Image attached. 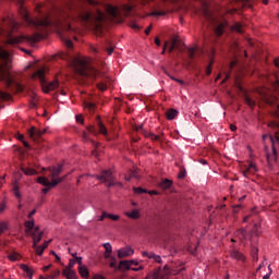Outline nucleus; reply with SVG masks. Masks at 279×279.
Wrapping results in <instances>:
<instances>
[{
	"mask_svg": "<svg viewBox=\"0 0 279 279\" xmlns=\"http://www.w3.org/2000/svg\"><path fill=\"white\" fill-rule=\"evenodd\" d=\"M23 19L29 27H34V29H37L39 33H35L34 35L10 37L8 39L9 45H21V43L35 45V43H38V40H43V38H45V31L47 27H53L54 29H58L59 34H61L60 29H68V32H71V25L68 23L69 13L64 12L62 9L57 10L51 17L46 16L44 19H33L29 16V13L24 10Z\"/></svg>",
	"mask_w": 279,
	"mask_h": 279,
	"instance_id": "obj_1",
	"label": "nucleus"
},
{
	"mask_svg": "<svg viewBox=\"0 0 279 279\" xmlns=\"http://www.w3.org/2000/svg\"><path fill=\"white\" fill-rule=\"evenodd\" d=\"M19 29V24L12 17H3L0 20V35L7 36L10 35V32H15ZM10 52L5 51L0 47V80L10 86H16L17 90L23 92V85L14 82V76L10 73Z\"/></svg>",
	"mask_w": 279,
	"mask_h": 279,
	"instance_id": "obj_2",
	"label": "nucleus"
},
{
	"mask_svg": "<svg viewBox=\"0 0 279 279\" xmlns=\"http://www.w3.org/2000/svg\"><path fill=\"white\" fill-rule=\"evenodd\" d=\"M80 19L85 25H88L90 29L101 32V25H104V21H106V14L101 11H97L96 13L84 11L80 14Z\"/></svg>",
	"mask_w": 279,
	"mask_h": 279,
	"instance_id": "obj_3",
	"label": "nucleus"
},
{
	"mask_svg": "<svg viewBox=\"0 0 279 279\" xmlns=\"http://www.w3.org/2000/svg\"><path fill=\"white\" fill-rule=\"evenodd\" d=\"M75 69L80 75L83 77H88L89 80H96V77L99 75V71L90 66V64L84 60H76Z\"/></svg>",
	"mask_w": 279,
	"mask_h": 279,
	"instance_id": "obj_4",
	"label": "nucleus"
},
{
	"mask_svg": "<svg viewBox=\"0 0 279 279\" xmlns=\"http://www.w3.org/2000/svg\"><path fill=\"white\" fill-rule=\"evenodd\" d=\"M33 77H35L36 80H40L44 93H51V90H56V88L60 86V82H58V80H54L50 83H47V81H45V68H41L37 72H35L33 74Z\"/></svg>",
	"mask_w": 279,
	"mask_h": 279,
	"instance_id": "obj_5",
	"label": "nucleus"
},
{
	"mask_svg": "<svg viewBox=\"0 0 279 279\" xmlns=\"http://www.w3.org/2000/svg\"><path fill=\"white\" fill-rule=\"evenodd\" d=\"M270 141L272 144V151H271V154H268L267 157H268V163L274 165V162H276V158L278 156L276 148L279 147V135L278 134L270 135Z\"/></svg>",
	"mask_w": 279,
	"mask_h": 279,
	"instance_id": "obj_6",
	"label": "nucleus"
},
{
	"mask_svg": "<svg viewBox=\"0 0 279 279\" xmlns=\"http://www.w3.org/2000/svg\"><path fill=\"white\" fill-rule=\"evenodd\" d=\"M43 234L44 232L40 231V227H35L33 229V232L28 234V236H32L33 239V247H36V245H38V243L43 241Z\"/></svg>",
	"mask_w": 279,
	"mask_h": 279,
	"instance_id": "obj_7",
	"label": "nucleus"
},
{
	"mask_svg": "<svg viewBox=\"0 0 279 279\" xmlns=\"http://www.w3.org/2000/svg\"><path fill=\"white\" fill-rule=\"evenodd\" d=\"M92 178H96V180H99L100 182H110L112 180V171L111 170H102L101 174H92Z\"/></svg>",
	"mask_w": 279,
	"mask_h": 279,
	"instance_id": "obj_8",
	"label": "nucleus"
},
{
	"mask_svg": "<svg viewBox=\"0 0 279 279\" xmlns=\"http://www.w3.org/2000/svg\"><path fill=\"white\" fill-rule=\"evenodd\" d=\"M242 173L244 178H252L254 173H258V167L254 161H251Z\"/></svg>",
	"mask_w": 279,
	"mask_h": 279,
	"instance_id": "obj_9",
	"label": "nucleus"
},
{
	"mask_svg": "<svg viewBox=\"0 0 279 279\" xmlns=\"http://www.w3.org/2000/svg\"><path fill=\"white\" fill-rule=\"evenodd\" d=\"M64 169V163H58L57 166H52L48 168V171L50 172V178H60V173H62Z\"/></svg>",
	"mask_w": 279,
	"mask_h": 279,
	"instance_id": "obj_10",
	"label": "nucleus"
},
{
	"mask_svg": "<svg viewBox=\"0 0 279 279\" xmlns=\"http://www.w3.org/2000/svg\"><path fill=\"white\" fill-rule=\"evenodd\" d=\"M106 11L109 16H112V19H119L121 16V9H119V7L108 4L106 7Z\"/></svg>",
	"mask_w": 279,
	"mask_h": 279,
	"instance_id": "obj_11",
	"label": "nucleus"
},
{
	"mask_svg": "<svg viewBox=\"0 0 279 279\" xmlns=\"http://www.w3.org/2000/svg\"><path fill=\"white\" fill-rule=\"evenodd\" d=\"M128 256H134V248L126 246L118 251V258H128Z\"/></svg>",
	"mask_w": 279,
	"mask_h": 279,
	"instance_id": "obj_12",
	"label": "nucleus"
},
{
	"mask_svg": "<svg viewBox=\"0 0 279 279\" xmlns=\"http://www.w3.org/2000/svg\"><path fill=\"white\" fill-rule=\"evenodd\" d=\"M138 267V260L136 259H130V260H121L120 262V267L124 269V271H130L132 269V266Z\"/></svg>",
	"mask_w": 279,
	"mask_h": 279,
	"instance_id": "obj_13",
	"label": "nucleus"
},
{
	"mask_svg": "<svg viewBox=\"0 0 279 279\" xmlns=\"http://www.w3.org/2000/svg\"><path fill=\"white\" fill-rule=\"evenodd\" d=\"M97 128H98L99 134H101L102 136H106V138H108V129L106 128L104 122H101V120L99 118H97Z\"/></svg>",
	"mask_w": 279,
	"mask_h": 279,
	"instance_id": "obj_14",
	"label": "nucleus"
},
{
	"mask_svg": "<svg viewBox=\"0 0 279 279\" xmlns=\"http://www.w3.org/2000/svg\"><path fill=\"white\" fill-rule=\"evenodd\" d=\"M137 130H142V133L144 134V136L146 138H150V141H160V136H158V135H156V134H154L151 132H147V131L143 130V125H140L137 128Z\"/></svg>",
	"mask_w": 279,
	"mask_h": 279,
	"instance_id": "obj_15",
	"label": "nucleus"
},
{
	"mask_svg": "<svg viewBox=\"0 0 279 279\" xmlns=\"http://www.w3.org/2000/svg\"><path fill=\"white\" fill-rule=\"evenodd\" d=\"M230 256L235 260H241V263H245V255H243V253L239 252L238 250L231 251Z\"/></svg>",
	"mask_w": 279,
	"mask_h": 279,
	"instance_id": "obj_16",
	"label": "nucleus"
},
{
	"mask_svg": "<svg viewBox=\"0 0 279 279\" xmlns=\"http://www.w3.org/2000/svg\"><path fill=\"white\" fill-rule=\"evenodd\" d=\"M20 269L27 275L28 278H34V270L27 266V264H20Z\"/></svg>",
	"mask_w": 279,
	"mask_h": 279,
	"instance_id": "obj_17",
	"label": "nucleus"
},
{
	"mask_svg": "<svg viewBox=\"0 0 279 279\" xmlns=\"http://www.w3.org/2000/svg\"><path fill=\"white\" fill-rule=\"evenodd\" d=\"M63 276L66 278V279H77V274H75V271L71 268H65L63 270Z\"/></svg>",
	"mask_w": 279,
	"mask_h": 279,
	"instance_id": "obj_18",
	"label": "nucleus"
},
{
	"mask_svg": "<svg viewBox=\"0 0 279 279\" xmlns=\"http://www.w3.org/2000/svg\"><path fill=\"white\" fill-rule=\"evenodd\" d=\"M34 225H35L34 220H27L24 223V226H25V233L27 235H29V234H32V232H34V228H36V227H34Z\"/></svg>",
	"mask_w": 279,
	"mask_h": 279,
	"instance_id": "obj_19",
	"label": "nucleus"
},
{
	"mask_svg": "<svg viewBox=\"0 0 279 279\" xmlns=\"http://www.w3.org/2000/svg\"><path fill=\"white\" fill-rule=\"evenodd\" d=\"M173 186V181L169 179H165L159 183V187L162 189L163 191H167L168 189H171Z\"/></svg>",
	"mask_w": 279,
	"mask_h": 279,
	"instance_id": "obj_20",
	"label": "nucleus"
},
{
	"mask_svg": "<svg viewBox=\"0 0 279 279\" xmlns=\"http://www.w3.org/2000/svg\"><path fill=\"white\" fill-rule=\"evenodd\" d=\"M252 234L255 236H260V234H263V227L260 226V222H257L253 226Z\"/></svg>",
	"mask_w": 279,
	"mask_h": 279,
	"instance_id": "obj_21",
	"label": "nucleus"
},
{
	"mask_svg": "<svg viewBox=\"0 0 279 279\" xmlns=\"http://www.w3.org/2000/svg\"><path fill=\"white\" fill-rule=\"evenodd\" d=\"M238 64H239V59H233L229 63L228 65L229 72H227L226 80H230V74L232 73V69H234V66H236Z\"/></svg>",
	"mask_w": 279,
	"mask_h": 279,
	"instance_id": "obj_22",
	"label": "nucleus"
},
{
	"mask_svg": "<svg viewBox=\"0 0 279 279\" xmlns=\"http://www.w3.org/2000/svg\"><path fill=\"white\" fill-rule=\"evenodd\" d=\"M102 247H105L104 257L110 258V255L112 254V245L109 242H107V243L102 244Z\"/></svg>",
	"mask_w": 279,
	"mask_h": 279,
	"instance_id": "obj_23",
	"label": "nucleus"
},
{
	"mask_svg": "<svg viewBox=\"0 0 279 279\" xmlns=\"http://www.w3.org/2000/svg\"><path fill=\"white\" fill-rule=\"evenodd\" d=\"M83 141H84V143H92V145H94V147L99 146V144L97 142L90 140V135L86 131L83 132Z\"/></svg>",
	"mask_w": 279,
	"mask_h": 279,
	"instance_id": "obj_24",
	"label": "nucleus"
},
{
	"mask_svg": "<svg viewBox=\"0 0 279 279\" xmlns=\"http://www.w3.org/2000/svg\"><path fill=\"white\" fill-rule=\"evenodd\" d=\"M235 235L240 241H245L247 239V229H240L235 232Z\"/></svg>",
	"mask_w": 279,
	"mask_h": 279,
	"instance_id": "obj_25",
	"label": "nucleus"
},
{
	"mask_svg": "<svg viewBox=\"0 0 279 279\" xmlns=\"http://www.w3.org/2000/svg\"><path fill=\"white\" fill-rule=\"evenodd\" d=\"M65 178H66V175L62 177V178H52V181L51 182L49 181L48 186L50 189H53V187L58 186V184H60Z\"/></svg>",
	"mask_w": 279,
	"mask_h": 279,
	"instance_id": "obj_26",
	"label": "nucleus"
},
{
	"mask_svg": "<svg viewBox=\"0 0 279 279\" xmlns=\"http://www.w3.org/2000/svg\"><path fill=\"white\" fill-rule=\"evenodd\" d=\"M65 178H66V175L62 177V178H52V181L51 182L49 181L48 186L50 189H53V187L58 186V184H60Z\"/></svg>",
	"mask_w": 279,
	"mask_h": 279,
	"instance_id": "obj_27",
	"label": "nucleus"
},
{
	"mask_svg": "<svg viewBox=\"0 0 279 279\" xmlns=\"http://www.w3.org/2000/svg\"><path fill=\"white\" fill-rule=\"evenodd\" d=\"M203 14L205 16V19H208L209 21H213V13H210V10L208 9V4L204 3L203 5Z\"/></svg>",
	"mask_w": 279,
	"mask_h": 279,
	"instance_id": "obj_28",
	"label": "nucleus"
},
{
	"mask_svg": "<svg viewBox=\"0 0 279 279\" xmlns=\"http://www.w3.org/2000/svg\"><path fill=\"white\" fill-rule=\"evenodd\" d=\"M126 217L130 219H140L141 218V213L138 209H133L132 211L125 213Z\"/></svg>",
	"mask_w": 279,
	"mask_h": 279,
	"instance_id": "obj_29",
	"label": "nucleus"
},
{
	"mask_svg": "<svg viewBox=\"0 0 279 279\" xmlns=\"http://www.w3.org/2000/svg\"><path fill=\"white\" fill-rule=\"evenodd\" d=\"M168 121H173L175 117H178V110L175 109H169L166 113Z\"/></svg>",
	"mask_w": 279,
	"mask_h": 279,
	"instance_id": "obj_30",
	"label": "nucleus"
},
{
	"mask_svg": "<svg viewBox=\"0 0 279 279\" xmlns=\"http://www.w3.org/2000/svg\"><path fill=\"white\" fill-rule=\"evenodd\" d=\"M78 274L82 278H88L89 276L88 268L86 266H80Z\"/></svg>",
	"mask_w": 279,
	"mask_h": 279,
	"instance_id": "obj_31",
	"label": "nucleus"
},
{
	"mask_svg": "<svg viewBox=\"0 0 279 279\" xmlns=\"http://www.w3.org/2000/svg\"><path fill=\"white\" fill-rule=\"evenodd\" d=\"M41 134H43V131H38V130H36V128H31L29 130H28V136L31 137V138H34V136H41Z\"/></svg>",
	"mask_w": 279,
	"mask_h": 279,
	"instance_id": "obj_32",
	"label": "nucleus"
},
{
	"mask_svg": "<svg viewBox=\"0 0 279 279\" xmlns=\"http://www.w3.org/2000/svg\"><path fill=\"white\" fill-rule=\"evenodd\" d=\"M22 171L25 175H38V172L34 168H22Z\"/></svg>",
	"mask_w": 279,
	"mask_h": 279,
	"instance_id": "obj_33",
	"label": "nucleus"
},
{
	"mask_svg": "<svg viewBox=\"0 0 279 279\" xmlns=\"http://www.w3.org/2000/svg\"><path fill=\"white\" fill-rule=\"evenodd\" d=\"M251 255L254 263H258V247L252 246Z\"/></svg>",
	"mask_w": 279,
	"mask_h": 279,
	"instance_id": "obj_34",
	"label": "nucleus"
},
{
	"mask_svg": "<svg viewBox=\"0 0 279 279\" xmlns=\"http://www.w3.org/2000/svg\"><path fill=\"white\" fill-rule=\"evenodd\" d=\"M276 99L277 98L275 96L264 95V101H266V104L269 106H274V104H276Z\"/></svg>",
	"mask_w": 279,
	"mask_h": 279,
	"instance_id": "obj_35",
	"label": "nucleus"
},
{
	"mask_svg": "<svg viewBox=\"0 0 279 279\" xmlns=\"http://www.w3.org/2000/svg\"><path fill=\"white\" fill-rule=\"evenodd\" d=\"M226 28V24H219L216 29V36H222L223 35V29Z\"/></svg>",
	"mask_w": 279,
	"mask_h": 279,
	"instance_id": "obj_36",
	"label": "nucleus"
},
{
	"mask_svg": "<svg viewBox=\"0 0 279 279\" xmlns=\"http://www.w3.org/2000/svg\"><path fill=\"white\" fill-rule=\"evenodd\" d=\"M38 184H43V186H49V179L47 177H38Z\"/></svg>",
	"mask_w": 279,
	"mask_h": 279,
	"instance_id": "obj_37",
	"label": "nucleus"
},
{
	"mask_svg": "<svg viewBox=\"0 0 279 279\" xmlns=\"http://www.w3.org/2000/svg\"><path fill=\"white\" fill-rule=\"evenodd\" d=\"M33 248L35 250L37 256H43V254L45 252V247H43L41 245L36 244V246H33Z\"/></svg>",
	"mask_w": 279,
	"mask_h": 279,
	"instance_id": "obj_38",
	"label": "nucleus"
},
{
	"mask_svg": "<svg viewBox=\"0 0 279 279\" xmlns=\"http://www.w3.org/2000/svg\"><path fill=\"white\" fill-rule=\"evenodd\" d=\"M85 109L88 110L89 112H94L96 105L94 102H84Z\"/></svg>",
	"mask_w": 279,
	"mask_h": 279,
	"instance_id": "obj_39",
	"label": "nucleus"
},
{
	"mask_svg": "<svg viewBox=\"0 0 279 279\" xmlns=\"http://www.w3.org/2000/svg\"><path fill=\"white\" fill-rule=\"evenodd\" d=\"M12 98V96H10V94L0 90V99H2L3 101H8Z\"/></svg>",
	"mask_w": 279,
	"mask_h": 279,
	"instance_id": "obj_40",
	"label": "nucleus"
},
{
	"mask_svg": "<svg viewBox=\"0 0 279 279\" xmlns=\"http://www.w3.org/2000/svg\"><path fill=\"white\" fill-rule=\"evenodd\" d=\"M196 52H197L196 47L189 48V50H187L189 58H191V60H193V58H195Z\"/></svg>",
	"mask_w": 279,
	"mask_h": 279,
	"instance_id": "obj_41",
	"label": "nucleus"
},
{
	"mask_svg": "<svg viewBox=\"0 0 279 279\" xmlns=\"http://www.w3.org/2000/svg\"><path fill=\"white\" fill-rule=\"evenodd\" d=\"M17 141H21L25 147H29V143L25 141V135L19 133L17 134Z\"/></svg>",
	"mask_w": 279,
	"mask_h": 279,
	"instance_id": "obj_42",
	"label": "nucleus"
},
{
	"mask_svg": "<svg viewBox=\"0 0 279 279\" xmlns=\"http://www.w3.org/2000/svg\"><path fill=\"white\" fill-rule=\"evenodd\" d=\"M131 178H134L135 180H140L141 175L138 174V169H133L130 172Z\"/></svg>",
	"mask_w": 279,
	"mask_h": 279,
	"instance_id": "obj_43",
	"label": "nucleus"
},
{
	"mask_svg": "<svg viewBox=\"0 0 279 279\" xmlns=\"http://www.w3.org/2000/svg\"><path fill=\"white\" fill-rule=\"evenodd\" d=\"M232 29L234 32H238L239 34H241L243 32V25H241L240 23H235L233 26H232Z\"/></svg>",
	"mask_w": 279,
	"mask_h": 279,
	"instance_id": "obj_44",
	"label": "nucleus"
},
{
	"mask_svg": "<svg viewBox=\"0 0 279 279\" xmlns=\"http://www.w3.org/2000/svg\"><path fill=\"white\" fill-rule=\"evenodd\" d=\"M133 192L135 193V195H141L143 193H147V190L143 187H133Z\"/></svg>",
	"mask_w": 279,
	"mask_h": 279,
	"instance_id": "obj_45",
	"label": "nucleus"
},
{
	"mask_svg": "<svg viewBox=\"0 0 279 279\" xmlns=\"http://www.w3.org/2000/svg\"><path fill=\"white\" fill-rule=\"evenodd\" d=\"M8 230V222L7 221H1L0 222V234H3Z\"/></svg>",
	"mask_w": 279,
	"mask_h": 279,
	"instance_id": "obj_46",
	"label": "nucleus"
},
{
	"mask_svg": "<svg viewBox=\"0 0 279 279\" xmlns=\"http://www.w3.org/2000/svg\"><path fill=\"white\" fill-rule=\"evenodd\" d=\"M150 259L155 260V263H162V257H160V255H156L155 253L150 255Z\"/></svg>",
	"mask_w": 279,
	"mask_h": 279,
	"instance_id": "obj_47",
	"label": "nucleus"
},
{
	"mask_svg": "<svg viewBox=\"0 0 279 279\" xmlns=\"http://www.w3.org/2000/svg\"><path fill=\"white\" fill-rule=\"evenodd\" d=\"M213 64H215V61L211 60L206 68V75H210L213 73Z\"/></svg>",
	"mask_w": 279,
	"mask_h": 279,
	"instance_id": "obj_48",
	"label": "nucleus"
},
{
	"mask_svg": "<svg viewBox=\"0 0 279 279\" xmlns=\"http://www.w3.org/2000/svg\"><path fill=\"white\" fill-rule=\"evenodd\" d=\"M61 40H63L68 49L73 48V41L71 39H64L63 37H61Z\"/></svg>",
	"mask_w": 279,
	"mask_h": 279,
	"instance_id": "obj_49",
	"label": "nucleus"
},
{
	"mask_svg": "<svg viewBox=\"0 0 279 279\" xmlns=\"http://www.w3.org/2000/svg\"><path fill=\"white\" fill-rule=\"evenodd\" d=\"M122 12H125L126 14H130V12H132V5L123 4L122 5Z\"/></svg>",
	"mask_w": 279,
	"mask_h": 279,
	"instance_id": "obj_50",
	"label": "nucleus"
},
{
	"mask_svg": "<svg viewBox=\"0 0 279 279\" xmlns=\"http://www.w3.org/2000/svg\"><path fill=\"white\" fill-rule=\"evenodd\" d=\"M13 195H15L17 199H21V192L19 191V185L13 186Z\"/></svg>",
	"mask_w": 279,
	"mask_h": 279,
	"instance_id": "obj_51",
	"label": "nucleus"
},
{
	"mask_svg": "<svg viewBox=\"0 0 279 279\" xmlns=\"http://www.w3.org/2000/svg\"><path fill=\"white\" fill-rule=\"evenodd\" d=\"M245 104H247V106H250V108H254V106H255L254 100H252V98H250V97H245Z\"/></svg>",
	"mask_w": 279,
	"mask_h": 279,
	"instance_id": "obj_52",
	"label": "nucleus"
},
{
	"mask_svg": "<svg viewBox=\"0 0 279 279\" xmlns=\"http://www.w3.org/2000/svg\"><path fill=\"white\" fill-rule=\"evenodd\" d=\"M150 14H151V16H165L167 14V12H165V11H154Z\"/></svg>",
	"mask_w": 279,
	"mask_h": 279,
	"instance_id": "obj_53",
	"label": "nucleus"
},
{
	"mask_svg": "<svg viewBox=\"0 0 279 279\" xmlns=\"http://www.w3.org/2000/svg\"><path fill=\"white\" fill-rule=\"evenodd\" d=\"M108 219H112V221H119V215L107 214Z\"/></svg>",
	"mask_w": 279,
	"mask_h": 279,
	"instance_id": "obj_54",
	"label": "nucleus"
},
{
	"mask_svg": "<svg viewBox=\"0 0 279 279\" xmlns=\"http://www.w3.org/2000/svg\"><path fill=\"white\" fill-rule=\"evenodd\" d=\"M87 131L89 132V134L97 136V131L95 130V126H93V125L87 126Z\"/></svg>",
	"mask_w": 279,
	"mask_h": 279,
	"instance_id": "obj_55",
	"label": "nucleus"
},
{
	"mask_svg": "<svg viewBox=\"0 0 279 279\" xmlns=\"http://www.w3.org/2000/svg\"><path fill=\"white\" fill-rule=\"evenodd\" d=\"M178 178L179 180H184L186 178V170H180Z\"/></svg>",
	"mask_w": 279,
	"mask_h": 279,
	"instance_id": "obj_56",
	"label": "nucleus"
},
{
	"mask_svg": "<svg viewBox=\"0 0 279 279\" xmlns=\"http://www.w3.org/2000/svg\"><path fill=\"white\" fill-rule=\"evenodd\" d=\"M117 183L114 182V177H112V179L110 181H107V186L108 189L116 186Z\"/></svg>",
	"mask_w": 279,
	"mask_h": 279,
	"instance_id": "obj_57",
	"label": "nucleus"
},
{
	"mask_svg": "<svg viewBox=\"0 0 279 279\" xmlns=\"http://www.w3.org/2000/svg\"><path fill=\"white\" fill-rule=\"evenodd\" d=\"M98 88H99V90H107L108 89V85H106L105 83H99L98 84Z\"/></svg>",
	"mask_w": 279,
	"mask_h": 279,
	"instance_id": "obj_58",
	"label": "nucleus"
},
{
	"mask_svg": "<svg viewBox=\"0 0 279 279\" xmlns=\"http://www.w3.org/2000/svg\"><path fill=\"white\" fill-rule=\"evenodd\" d=\"M151 254H153V253H148L147 251H143V252H142V256H143L144 258H149V259H151Z\"/></svg>",
	"mask_w": 279,
	"mask_h": 279,
	"instance_id": "obj_59",
	"label": "nucleus"
},
{
	"mask_svg": "<svg viewBox=\"0 0 279 279\" xmlns=\"http://www.w3.org/2000/svg\"><path fill=\"white\" fill-rule=\"evenodd\" d=\"M75 259H70L69 264H68V269H73V267H75Z\"/></svg>",
	"mask_w": 279,
	"mask_h": 279,
	"instance_id": "obj_60",
	"label": "nucleus"
},
{
	"mask_svg": "<svg viewBox=\"0 0 279 279\" xmlns=\"http://www.w3.org/2000/svg\"><path fill=\"white\" fill-rule=\"evenodd\" d=\"M143 269H145V267L140 266V267H132L130 268L131 271H143Z\"/></svg>",
	"mask_w": 279,
	"mask_h": 279,
	"instance_id": "obj_61",
	"label": "nucleus"
},
{
	"mask_svg": "<svg viewBox=\"0 0 279 279\" xmlns=\"http://www.w3.org/2000/svg\"><path fill=\"white\" fill-rule=\"evenodd\" d=\"M9 259L14 263L15 260H19V255H16V254H11V255H9Z\"/></svg>",
	"mask_w": 279,
	"mask_h": 279,
	"instance_id": "obj_62",
	"label": "nucleus"
},
{
	"mask_svg": "<svg viewBox=\"0 0 279 279\" xmlns=\"http://www.w3.org/2000/svg\"><path fill=\"white\" fill-rule=\"evenodd\" d=\"M75 120L77 123L84 124V118L82 116H76Z\"/></svg>",
	"mask_w": 279,
	"mask_h": 279,
	"instance_id": "obj_63",
	"label": "nucleus"
},
{
	"mask_svg": "<svg viewBox=\"0 0 279 279\" xmlns=\"http://www.w3.org/2000/svg\"><path fill=\"white\" fill-rule=\"evenodd\" d=\"M175 49V41H172L168 48V51L171 53Z\"/></svg>",
	"mask_w": 279,
	"mask_h": 279,
	"instance_id": "obj_64",
	"label": "nucleus"
}]
</instances>
